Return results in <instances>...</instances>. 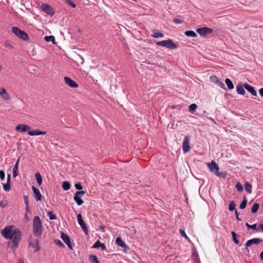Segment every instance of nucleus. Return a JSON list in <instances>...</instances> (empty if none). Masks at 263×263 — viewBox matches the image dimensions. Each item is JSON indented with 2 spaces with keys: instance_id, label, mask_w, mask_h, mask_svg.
Segmentation results:
<instances>
[{
  "instance_id": "nucleus-44",
  "label": "nucleus",
  "mask_w": 263,
  "mask_h": 263,
  "mask_svg": "<svg viewBox=\"0 0 263 263\" xmlns=\"http://www.w3.org/2000/svg\"><path fill=\"white\" fill-rule=\"evenodd\" d=\"M216 176L220 177V178H225L226 177V174L225 173H223V172H219V171H218L217 172H215V174Z\"/></svg>"
},
{
  "instance_id": "nucleus-21",
  "label": "nucleus",
  "mask_w": 263,
  "mask_h": 263,
  "mask_svg": "<svg viewBox=\"0 0 263 263\" xmlns=\"http://www.w3.org/2000/svg\"><path fill=\"white\" fill-rule=\"evenodd\" d=\"M20 162V158H18L13 168V176L14 177H16L18 175L17 171H18V166Z\"/></svg>"
},
{
  "instance_id": "nucleus-46",
  "label": "nucleus",
  "mask_w": 263,
  "mask_h": 263,
  "mask_svg": "<svg viewBox=\"0 0 263 263\" xmlns=\"http://www.w3.org/2000/svg\"><path fill=\"white\" fill-rule=\"evenodd\" d=\"M236 188L239 192H241L243 190V186L239 182L236 183Z\"/></svg>"
},
{
  "instance_id": "nucleus-55",
  "label": "nucleus",
  "mask_w": 263,
  "mask_h": 263,
  "mask_svg": "<svg viewBox=\"0 0 263 263\" xmlns=\"http://www.w3.org/2000/svg\"><path fill=\"white\" fill-rule=\"evenodd\" d=\"M235 215H236V219L238 221H240L241 219L239 218V217H238V213L237 212V210H235Z\"/></svg>"
},
{
  "instance_id": "nucleus-13",
  "label": "nucleus",
  "mask_w": 263,
  "mask_h": 263,
  "mask_svg": "<svg viewBox=\"0 0 263 263\" xmlns=\"http://www.w3.org/2000/svg\"><path fill=\"white\" fill-rule=\"evenodd\" d=\"M210 80L212 82L216 83L220 88L224 89V84L216 76H211Z\"/></svg>"
},
{
  "instance_id": "nucleus-26",
  "label": "nucleus",
  "mask_w": 263,
  "mask_h": 263,
  "mask_svg": "<svg viewBox=\"0 0 263 263\" xmlns=\"http://www.w3.org/2000/svg\"><path fill=\"white\" fill-rule=\"evenodd\" d=\"M225 83L229 89H232L234 88V85L231 80L228 78L225 80Z\"/></svg>"
},
{
  "instance_id": "nucleus-43",
  "label": "nucleus",
  "mask_w": 263,
  "mask_h": 263,
  "mask_svg": "<svg viewBox=\"0 0 263 263\" xmlns=\"http://www.w3.org/2000/svg\"><path fill=\"white\" fill-rule=\"evenodd\" d=\"M246 226L249 229H251L252 230H256V231L257 230L256 224H254L253 225H250L248 223H246Z\"/></svg>"
},
{
  "instance_id": "nucleus-28",
  "label": "nucleus",
  "mask_w": 263,
  "mask_h": 263,
  "mask_svg": "<svg viewBox=\"0 0 263 263\" xmlns=\"http://www.w3.org/2000/svg\"><path fill=\"white\" fill-rule=\"evenodd\" d=\"M164 34L159 32L156 30L153 31V34H152V36L154 38H159L163 37Z\"/></svg>"
},
{
  "instance_id": "nucleus-40",
  "label": "nucleus",
  "mask_w": 263,
  "mask_h": 263,
  "mask_svg": "<svg viewBox=\"0 0 263 263\" xmlns=\"http://www.w3.org/2000/svg\"><path fill=\"white\" fill-rule=\"evenodd\" d=\"M77 219L78 222L80 226L84 223V221L82 219V215L81 214H79L77 215Z\"/></svg>"
},
{
  "instance_id": "nucleus-30",
  "label": "nucleus",
  "mask_w": 263,
  "mask_h": 263,
  "mask_svg": "<svg viewBox=\"0 0 263 263\" xmlns=\"http://www.w3.org/2000/svg\"><path fill=\"white\" fill-rule=\"evenodd\" d=\"M185 35L187 36L195 37L197 36V34L193 31L188 30L186 31L184 33Z\"/></svg>"
},
{
  "instance_id": "nucleus-16",
  "label": "nucleus",
  "mask_w": 263,
  "mask_h": 263,
  "mask_svg": "<svg viewBox=\"0 0 263 263\" xmlns=\"http://www.w3.org/2000/svg\"><path fill=\"white\" fill-rule=\"evenodd\" d=\"M32 189L35 199L37 201H41L42 199V195L40 191L34 186H32Z\"/></svg>"
},
{
  "instance_id": "nucleus-47",
  "label": "nucleus",
  "mask_w": 263,
  "mask_h": 263,
  "mask_svg": "<svg viewBox=\"0 0 263 263\" xmlns=\"http://www.w3.org/2000/svg\"><path fill=\"white\" fill-rule=\"evenodd\" d=\"M24 198L25 204L26 206V210L28 211V206H29V201H28V197H27V196H25L24 197Z\"/></svg>"
},
{
  "instance_id": "nucleus-49",
  "label": "nucleus",
  "mask_w": 263,
  "mask_h": 263,
  "mask_svg": "<svg viewBox=\"0 0 263 263\" xmlns=\"http://www.w3.org/2000/svg\"><path fill=\"white\" fill-rule=\"evenodd\" d=\"M74 186L76 189L78 190H81L83 188L82 184L80 182L75 184Z\"/></svg>"
},
{
  "instance_id": "nucleus-53",
  "label": "nucleus",
  "mask_w": 263,
  "mask_h": 263,
  "mask_svg": "<svg viewBox=\"0 0 263 263\" xmlns=\"http://www.w3.org/2000/svg\"><path fill=\"white\" fill-rule=\"evenodd\" d=\"M173 22H174L176 24H180L182 21L179 19L175 18L173 20Z\"/></svg>"
},
{
  "instance_id": "nucleus-57",
  "label": "nucleus",
  "mask_w": 263,
  "mask_h": 263,
  "mask_svg": "<svg viewBox=\"0 0 263 263\" xmlns=\"http://www.w3.org/2000/svg\"><path fill=\"white\" fill-rule=\"evenodd\" d=\"M260 258L262 261H263V251L261 252L260 254Z\"/></svg>"
},
{
  "instance_id": "nucleus-35",
  "label": "nucleus",
  "mask_w": 263,
  "mask_h": 263,
  "mask_svg": "<svg viewBox=\"0 0 263 263\" xmlns=\"http://www.w3.org/2000/svg\"><path fill=\"white\" fill-rule=\"evenodd\" d=\"M245 187V190L248 193H249V194L251 193L252 185L251 184L249 183H246Z\"/></svg>"
},
{
  "instance_id": "nucleus-52",
  "label": "nucleus",
  "mask_w": 263,
  "mask_h": 263,
  "mask_svg": "<svg viewBox=\"0 0 263 263\" xmlns=\"http://www.w3.org/2000/svg\"><path fill=\"white\" fill-rule=\"evenodd\" d=\"M7 182L10 183L11 182V174H8L7 176Z\"/></svg>"
},
{
  "instance_id": "nucleus-15",
  "label": "nucleus",
  "mask_w": 263,
  "mask_h": 263,
  "mask_svg": "<svg viewBox=\"0 0 263 263\" xmlns=\"http://www.w3.org/2000/svg\"><path fill=\"white\" fill-rule=\"evenodd\" d=\"M29 245L34 249V252L40 250L39 241L37 239H33L29 241Z\"/></svg>"
},
{
  "instance_id": "nucleus-32",
  "label": "nucleus",
  "mask_w": 263,
  "mask_h": 263,
  "mask_svg": "<svg viewBox=\"0 0 263 263\" xmlns=\"http://www.w3.org/2000/svg\"><path fill=\"white\" fill-rule=\"evenodd\" d=\"M259 207V205L258 203H254L251 209V212L252 213H255L257 212V211L258 210V208Z\"/></svg>"
},
{
  "instance_id": "nucleus-34",
  "label": "nucleus",
  "mask_w": 263,
  "mask_h": 263,
  "mask_svg": "<svg viewBox=\"0 0 263 263\" xmlns=\"http://www.w3.org/2000/svg\"><path fill=\"white\" fill-rule=\"evenodd\" d=\"M236 207V203L234 201H231L230 202L229 206V210L230 211H233L234 210H235Z\"/></svg>"
},
{
  "instance_id": "nucleus-31",
  "label": "nucleus",
  "mask_w": 263,
  "mask_h": 263,
  "mask_svg": "<svg viewBox=\"0 0 263 263\" xmlns=\"http://www.w3.org/2000/svg\"><path fill=\"white\" fill-rule=\"evenodd\" d=\"M44 40L47 42H51L53 43H55V38L53 35L45 36L44 37Z\"/></svg>"
},
{
  "instance_id": "nucleus-45",
  "label": "nucleus",
  "mask_w": 263,
  "mask_h": 263,
  "mask_svg": "<svg viewBox=\"0 0 263 263\" xmlns=\"http://www.w3.org/2000/svg\"><path fill=\"white\" fill-rule=\"evenodd\" d=\"M179 232H180V235L182 237H184L186 239H187V240L190 241L189 238L187 237V236L185 234V233L184 230L180 229Z\"/></svg>"
},
{
  "instance_id": "nucleus-19",
  "label": "nucleus",
  "mask_w": 263,
  "mask_h": 263,
  "mask_svg": "<svg viewBox=\"0 0 263 263\" xmlns=\"http://www.w3.org/2000/svg\"><path fill=\"white\" fill-rule=\"evenodd\" d=\"M46 134V132L40 131L39 130H31L28 132V134L30 136H38L41 135H45Z\"/></svg>"
},
{
  "instance_id": "nucleus-29",
  "label": "nucleus",
  "mask_w": 263,
  "mask_h": 263,
  "mask_svg": "<svg viewBox=\"0 0 263 263\" xmlns=\"http://www.w3.org/2000/svg\"><path fill=\"white\" fill-rule=\"evenodd\" d=\"M62 189L65 191H68L70 188V184L68 181H64L62 185Z\"/></svg>"
},
{
  "instance_id": "nucleus-54",
  "label": "nucleus",
  "mask_w": 263,
  "mask_h": 263,
  "mask_svg": "<svg viewBox=\"0 0 263 263\" xmlns=\"http://www.w3.org/2000/svg\"><path fill=\"white\" fill-rule=\"evenodd\" d=\"M207 118L209 119L210 120H211L214 124H217V123L216 122V121H215V120L213 118L207 117Z\"/></svg>"
},
{
  "instance_id": "nucleus-17",
  "label": "nucleus",
  "mask_w": 263,
  "mask_h": 263,
  "mask_svg": "<svg viewBox=\"0 0 263 263\" xmlns=\"http://www.w3.org/2000/svg\"><path fill=\"white\" fill-rule=\"evenodd\" d=\"M244 87L249 92H250L252 95L254 96H256L257 95L256 91L255 90L253 87L252 86L248 84H245Z\"/></svg>"
},
{
  "instance_id": "nucleus-7",
  "label": "nucleus",
  "mask_w": 263,
  "mask_h": 263,
  "mask_svg": "<svg viewBox=\"0 0 263 263\" xmlns=\"http://www.w3.org/2000/svg\"><path fill=\"white\" fill-rule=\"evenodd\" d=\"M262 241L261 239L258 238H255L248 240L245 244V249L247 250L248 252H249L248 247L252 245H258Z\"/></svg>"
},
{
  "instance_id": "nucleus-20",
  "label": "nucleus",
  "mask_w": 263,
  "mask_h": 263,
  "mask_svg": "<svg viewBox=\"0 0 263 263\" xmlns=\"http://www.w3.org/2000/svg\"><path fill=\"white\" fill-rule=\"evenodd\" d=\"M236 91L239 95H243L245 93V90L243 88V84H239L236 86Z\"/></svg>"
},
{
  "instance_id": "nucleus-9",
  "label": "nucleus",
  "mask_w": 263,
  "mask_h": 263,
  "mask_svg": "<svg viewBox=\"0 0 263 263\" xmlns=\"http://www.w3.org/2000/svg\"><path fill=\"white\" fill-rule=\"evenodd\" d=\"M191 149L190 146V139L188 137H185L182 143V150L184 154L189 152Z\"/></svg>"
},
{
  "instance_id": "nucleus-5",
  "label": "nucleus",
  "mask_w": 263,
  "mask_h": 263,
  "mask_svg": "<svg viewBox=\"0 0 263 263\" xmlns=\"http://www.w3.org/2000/svg\"><path fill=\"white\" fill-rule=\"evenodd\" d=\"M85 192L84 191H77L73 197V200L78 205H81L83 204L84 201L81 197L85 194Z\"/></svg>"
},
{
  "instance_id": "nucleus-60",
  "label": "nucleus",
  "mask_w": 263,
  "mask_h": 263,
  "mask_svg": "<svg viewBox=\"0 0 263 263\" xmlns=\"http://www.w3.org/2000/svg\"><path fill=\"white\" fill-rule=\"evenodd\" d=\"M195 263H200L198 259H196L195 261Z\"/></svg>"
},
{
  "instance_id": "nucleus-51",
  "label": "nucleus",
  "mask_w": 263,
  "mask_h": 263,
  "mask_svg": "<svg viewBox=\"0 0 263 263\" xmlns=\"http://www.w3.org/2000/svg\"><path fill=\"white\" fill-rule=\"evenodd\" d=\"M68 3L72 8H76V5L73 3L72 1L68 0Z\"/></svg>"
},
{
  "instance_id": "nucleus-2",
  "label": "nucleus",
  "mask_w": 263,
  "mask_h": 263,
  "mask_svg": "<svg viewBox=\"0 0 263 263\" xmlns=\"http://www.w3.org/2000/svg\"><path fill=\"white\" fill-rule=\"evenodd\" d=\"M33 233L37 237H40L42 234V224L39 216H35L33 220Z\"/></svg>"
},
{
  "instance_id": "nucleus-22",
  "label": "nucleus",
  "mask_w": 263,
  "mask_h": 263,
  "mask_svg": "<svg viewBox=\"0 0 263 263\" xmlns=\"http://www.w3.org/2000/svg\"><path fill=\"white\" fill-rule=\"evenodd\" d=\"M99 247L101 248L102 250H106V246L104 243H101L100 241L98 240L95 242L93 245V248H98Z\"/></svg>"
},
{
  "instance_id": "nucleus-8",
  "label": "nucleus",
  "mask_w": 263,
  "mask_h": 263,
  "mask_svg": "<svg viewBox=\"0 0 263 263\" xmlns=\"http://www.w3.org/2000/svg\"><path fill=\"white\" fill-rule=\"evenodd\" d=\"M196 31L201 36H205L212 32V29L208 27H202L198 28Z\"/></svg>"
},
{
  "instance_id": "nucleus-18",
  "label": "nucleus",
  "mask_w": 263,
  "mask_h": 263,
  "mask_svg": "<svg viewBox=\"0 0 263 263\" xmlns=\"http://www.w3.org/2000/svg\"><path fill=\"white\" fill-rule=\"evenodd\" d=\"M0 95L5 100H9L10 97L7 92L6 90L4 88H2L0 90Z\"/></svg>"
},
{
  "instance_id": "nucleus-12",
  "label": "nucleus",
  "mask_w": 263,
  "mask_h": 263,
  "mask_svg": "<svg viewBox=\"0 0 263 263\" xmlns=\"http://www.w3.org/2000/svg\"><path fill=\"white\" fill-rule=\"evenodd\" d=\"M64 82L66 84L68 85L70 87L77 88L78 87L77 83L69 77H65Z\"/></svg>"
},
{
  "instance_id": "nucleus-25",
  "label": "nucleus",
  "mask_w": 263,
  "mask_h": 263,
  "mask_svg": "<svg viewBox=\"0 0 263 263\" xmlns=\"http://www.w3.org/2000/svg\"><path fill=\"white\" fill-rule=\"evenodd\" d=\"M4 46L5 47L10 49H12L14 47L12 42L9 40H7L4 42Z\"/></svg>"
},
{
  "instance_id": "nucleus-3",
  "label": "nucleus",
  "mask_w": 263,
  "mask_h": 263,
  "mask_svg": "<svg viewBox=\"0 0 263 263\" xmlns=\"http://www.w3.org/2000/svg\"><path fill=\"white\" fill-rule=\"evenodd\" d=\"M12 32L17 37L23 40L24 41H27L29 39L28 34L24 31L20 30L17 27H13L12 28Z\"/></svg>"
},
{
  "instance_id": "nucleus-37",
  "label": "nucleus",
  "mask_w": 263,
  "mask_h": 263,
  "mask_svg": "<svg viewBox=\"0 0 263 263\" xmlns=\"http://www.w3.org/2000/svg\"><path fill=\"white\" fill-rule=\"evenodd\" d=\"M231 234H232V237H233V240L234 241V242L236 243V244H238L239 241V240L236 238V236H237V234L235 232H234V231H232L231 232Z\"/></svg>"
},
{
  "instance_id": "nucleus-1",
  "label": "nucleus",
  "mask_w": 263,
  "mask_h": 263,
  "mask_svg": "<svg viewBox=\"0 0 263 263\" xmlns=\"http://www.w3.org/2000/svg\"><path fill=\"white\" fill-rule=\"evenodd\" d=\"M2 233L6 239L11 240L13 244L12 248L17 247L21 237V232L20 230L14 229L12 226H9L4 229Z\"/></svg>"
},
{
  "instance_id": "nucleus-41",
  "label": "nucleus",
  "mask_w": 263,
  "mask_h": 263,
  "mask_svg": "<svg viewBox=\"0 0 263 263\" xmlns=\"http://www.w3.org/2000/svg\"><path fill=\"white\" fill-rule=\"evenodd\" d=\"M80 227L81 228V229L84 231L85 234L86 235H87L88 234V229L85 223H83V224H82L81 225H80Z\"/></svg>"
},
{
  "instance_id": "nucleus-58",
  "label": "nucleus",
  "mask_w": 263,
  "mask_h": 263,
  "mask_svg": "<svg viewBox=\"0 0 263 263\" xmlns=\"http://www.w3.org/2000/svg\"><path fill=\"white\" fill-rule=\"evenodd\" d=\"M18 263H24L23 260L22 259H20L18 261Z\"/></svg>"
},
{
  "instance_id": "nucleus-33",
  "label": "nucleus",
  "mask_w": 263,
  "mask_h": 263,
  "mask_svg": "<svg viewBox=\"0 0 263 263\" xmlns=\"http://www.w3.org/2000/svg\"><path fill=\"white\" fill-rule=\"evenodd\" d=\"M197 106L196 104L193 103L191 104L189 107V110L190 112L193 113L197 109Z\"/></svg>"
},
{
  "instance_id": "nucleus-59",
  "label": "nucleus",
  "mask_w": 263,
  "mask_h": 263,
  "mask_svg": "<svg viewBox=\"0 0 263 263\" xmlns=\"http://www.w3.org/2000/svg\"><path fill=\"white\" fill-rule=\"evenodd\" d=\"M260 228H261L262 231L263 232V224H260Z\"/></svg>"
},
{
  "instance_id": "nucleus-38",
  "label": "nucleus",
  "mask_w": 263,
  "mask_h": 263,
  "mask_svg": "<svg viewBox=\"0 0 263 263\" xmlns=\"http://www.w3.org/2000/svg\"><path fill=\"white\" fill-rule=\"evenodd\" d=\"M3 187L5 191H9L10 190V183L6 182V183L3 184Z\"/></svg>"
},
{
  "instance_id": "nucleus-24",
  "label": "nucleus",
  "mask_w": 263,
  "mask_h": 263,
  "mask_svg": "<svg viewBox=\"0 0 263 263\" xmlns=\"http://www.w3.org/2000/svg\"><path fill=\"white\" fill-rule=\"evenodd\" d=\"M89 260L91 263H100L97 256L95 255H90L89 256Z\"/></svg>"
},
{
  "instance_id": "nucleus-36",
  "label": "nucleus",
  "mask_w": 263,
  "mask_h": 263,
  "mask_svg": "<svg viewBox=\"0 0 263 263\" xmlns=\"http://www.w3.org/2000/svg\"><path fill=\"white\" fill-rule=\"evenodd\" d=\"M47 215L50 220H54L57 219V217L55 215L53 214L51 211H49Z\"/></svg>"
},
{
  "instance_id": "nucleus-14",
  "label": "nucleus",
  "mask_w": 263,
  "mask_h": 263,
  "mask_svg": "<svg viewBox=\"0 0 263 263\" xmlns=\"http://www.w3.org/2000/svg\"><path fill=\"white\" fill-rule=\"evenodd\" d=\"M208 166L211 172H214L215 174V172H217L219 170L218 165L214 161H212L211 163H208Z\"/></svg>"
},
{
  "instance_id": "nucleus-56",
  "label": "nucleus",
  "mask_w": 263,
  "mask_h": 263,
  "mask_svg": "<svg viewBox=\"0 0 263 263\" xmlns=\"http://www.w3.org/2000/svg\"><path fill=\"white\" fill-rule=\"evenodd\" d=\"M259 95H260V96L263 97V88H261L259 89Z\"/></svg>"
},
{
  "instance_id": "nucleus-6",
  "label": "nucleus",
  "mask_w": 263,
  "mask_h": 263,
  "mask_svg": "<svg viewBox=\"0 0 263 263\" xmlns=\"http://www.w3.org/2000/svg\"><path fill=\"white\" fill-rule=\"evenodd\" d=\"M41 8L43 12L49 15L53 16L55 12L53 9L48 4H43Z\"/></svg>"
},
{
  "instance_id": "nucleus-50",
  "label": "nucleus",
  "mask_w": 263,
  "mask_h": 263,
  "mask_svg": "<svg viewBox=\"0 0 263 263\" xmlns=\"http://www.w3.org/2000/svg\"><path fill=\"white\" fill-rule=\"evenodd\" d=\"M55 243L61 247H64V245L60 240H55Z\"/></svg>"
},
{
  "instance_id": "nucleus-10",
  "label": "nucleus",
  "mask_w": 263,
  "mask_h": 263,
  "mask_svg": "<svg viewBox=\"0 0 263 263\" xmlns=\"http://www.w3.org/2000/svg\"><path fill=\"white\" fill-rule=\"evenodd\" d=\"M61 237L64 242L67 245L68 247L70 249H73V247L69 237L68 235L65 234L63 232L61 233Z\"/></svg>"
},
{
  "instance_id": "nucleus-42",
  "label": "nucleus",
  "mask_w": 263,
  "mask_h": 263,
  "mask_svg": "<svg viewBox=\"0 0 263 263\" xmlns=\"http://www.w3.org/2000/svg\"><path fill=\"white\" fill-rule=\"evenodd\" d=\"M80 227L81 228V229L84 231L85 234L86 235H87L88 234V229L85 223H83V224H82L81 225H80Z\"/></svg>"
},
{
  "instance_id": "nucleus-11",
  "label": "nucleus",
  "mask_w": 263,
  "mask_h": 263,
  "mask_svg": "<svg viewBox=\"0 0 263 263\" xmlns=\"http://www.w3.org/2000/svg\"><path fill=\"white\" fill-rule=\"evenodd\" d=\"M31 128L30 126L25 124H20L15 127V130L21 133H24L29 130Z\"/></svg>"
},
{
  "instance_id": "nucleus-4",
  "label": "nucleus",
  "mask_w": 263,
  "mask_h": 263,
  "mask_svg": "<svg viewBox=\"0 0 263 263\" xmlns=\"http://www.w3.org/2000/svg\"><path fill=\"white\" fill-rule=\"evenodd\" d=\"M156 45L165 47L170 49H175L177 47V45L171 39L158 42L156 43Z\"/></svg>"
},
{
  "instance_id": "nucleus-23",
  "label": "nucleus",
  "mask_w": 263,
  "mask_h": 263,
  "mask_svg": "<svg viewBox=\"0 0 263 263\" xmlns=\"http://www.w3.org/2000/svg\"><path fill=\"white\" fill-rule=\"evenodd\" d=\"M116 243L120 247L124 248L126 247L125 242L120 237H117L116 240Z\"/></svg>"
},
{
  "instance_id": "nucleus-61",
  "label": "nucleus",
  "mask_w": 263,
  "mask_h": 263,
  "mask_svg": "<svg viewBox=\"0 0 263 263\" xmlns=\"http://www.w3.org/2000/svg\"><path fill=\"white\" fill-rule=\"evenodd\" d=\"M203 113H204V114H206V111L205 110H204V111H203Z\"/></svg>"
},
{
  "instance_id": "nucleus-62",
  "label": "nucleus",
  "mask_w": 263,
  "mask_h": 263,
  "mask_svg": "<svg viewBox=\"0 0 263 263\" xmlns=\"http://www.w3.org/2000/svg\"><path fill=\"white\" fill-rule=\"evenodd\" d=\"M2 70V66L1 65H0V71Z\"/></svg>"
},
{
  "instance_id": "nucleus-39",
  "label": "nucleus",
  "mask_w": 263,
  "mask_h": 263,
  "mask_svg": "<svg viewBox=\"0 0 263 263\" xmlns=\"http://www.w3.org/2000/svg\"><path fill=\"white\" fill-rule=\"evenodd\" d=\"M247 202V200H246V198H244L243 200L240 203L239 208L240 209H244L246 207Z\"/></svg>"
},
{
  "instance_id": "nucleus-27",
  "label": "nucleus",
  "mask_w": 263,
  "mask_h": 263,
  "mask_svg": "<svg viewBox=\"0 0 263 263\" xmlns=\"http://www.w3.org/2000/svg\"><path fill=\"white\" fill-rule=\"evenodd\" d=\"M35 177L36 178L37 183L39 185H41V184L42 183V178L41 175L39 173L37 172L35 174Z\"/></svg>"
},
{
  "instance_id": "nucleus-48",
  "label": "nucleus",
  "mask_w": 263,
  "mask_h": 263,
  "mask_svg": "<svg viewBox=\"0 0 263 263\" xmlns=\"http://www.w3.org/2000/svg\"><path fill=\"white\" fill-rule=\"evenodd\" d=\"M5 178V174L2 170L0 171V179L1 180H4Z\"/></svg>"
}]
</instances>
